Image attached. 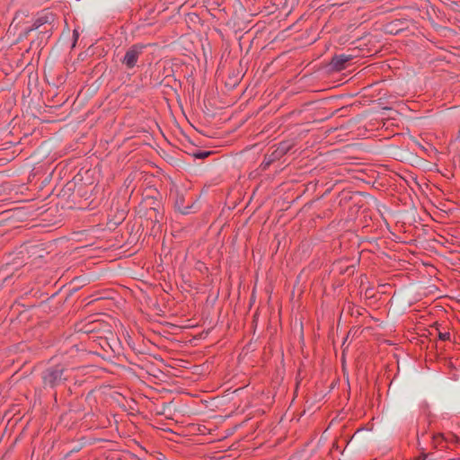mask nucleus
<instances>
[{"mask_svg":"<svg viewBox=\"0 0 460 460\" xmlns=\"http://www.w3.org/2000/svg\"><path fill=\"white\" fill-rule=\"evenodd\" d=\"M66 368L62 364L50 366L47 367L41 373L42 384L45 388H55L56 386L62 384L63 381L66 380L64 377V372Z\"/></svg>","mask_w":460,"mask_h":460,"instance_id":"nucleus-1","label":"nucleus"},{"mask_svg":"<svg viewBox=\"0 0 460 460\" xmlns=\"http://www.w3.org/2000/svg\"><path fill=\"white\" fill-rule=\"evenodd\" d=\"M144 49V45L136 44L127 50L122 59V63L127 66V68H133L137 65L138 58L141 55Z\"/></svg>","mask_w":460,"mask_h":460,"instance_id":"nucleus-2","label":"nucleus"},{"mask_svg":"<svg viewBox=\"0 0 460 460\" xmlns=\"http://www.w3.org/2000/svg\"><path fill=\"white\" fill-rule=\"evenodd\" d=\"M350 60V57L341 54V55H336L332 58L331 65L332 67L337 70L341 71L345 68V65L348 61Z\"/></svg>","mask_w":460,"mask_h":460,"instance_id":"nucleus-3","label":"nucleus"},{"mask_svg":"<svg viewBox=\"0 0 460 460\" xmlns=\"http://www.w3.org/2000/svg\"><path fill=\"white\" fill-rule=\"evenodd\" d=\"M447 441L448 438H447V435L443 433H438L432 437V444L435 448L447 447Z\"/></svg>","mask_w":460,"mask_h":460,"instance_id":"nucleus-4","label":"nucleus"},{"mask_svg":"<svg viewBox=\"0 0 460 460\" xmlns=\"http://www.w3.org/2000/svg\"><path fill=\"white\" fill-rule=\"evenodd\" d=\"M175 206L178 210L182 214H188L190 212V206L184 205V197L182 195L177 194Z\"/></svg>","mask_w":460,"mask_h":460,"instance_id":"nucleus-5","label":"nucleus"},{"mask_svg":"<svg viewBox=\"0 0 460 460\" xmlns=\"http://www.w3.org/2000/svg\"><path fill=\"white\" fill-rule=\"evenodd\" d=\"M49 22V15L46 14V15H43V16H40L39 17L35 22H34V28L37 29L39 28L40 26H41L42 24L46 23Z\"/></svg>","mask_w":460,"mask_h":460,"instance_id":"nucleus-6","label":"nucleus"},{"mask_svg":"<svg viewBox=\"0 0 460 460\" xmlns=\"http://www.w3.org/2000/svg\"><path fill=\"white\" fill-rule=\"evenodd\" d=\"M447 438H448L447 441V447H449L450 444H456L459 440V438L455 434H447Z\"/></svg>","mask_w":460,"mask_h":460,"instance_id":"nucleus-7","label":"nucleus"},{"mask_svg":"<svg viewBox=\"0 0 460 460\" xmlns=\"http://www.w3.org/2000/svg\"><path fill=\"white\" fill-rule=\"evenodd\" d=\"M450 332H438V338L440 341H449L450 340Z\"/></svg>","mask_w":460,"mask_h":460,"instance_id":"nucleus-8","label":"nucleus"},{"mask_svg":"<svg viewBox=\"0 0 460 460\" xmlns=\"http://www.w3.org/2000/svg\"><path fill=\"white\" fill-rule=\"evenodd\" d=\"M208 154H209L208 152H199V153L196 154L195 156L197 158H205L208 155Z\"/></svg>","mask_w":460,"mask_h":460,"instance_id":"nucleus-9","label":"nucleus"},{"mask_svg":"<svg viewBox=\"0 0 460 460\" xmlns=\"http://www.w3.org/2000/svg\"><path fill=\"white\" fill-rule=\"evenodd\" d=\"M428 454L421 453L415 460H428Z\"/></svg>","mask_w":460,"mask_h":460,"instance_id":"nucleus-10","label":"nucleus"},{"mask_svg":"<svg viewBox=\"0 0 460 460\" xmlns=\"http://www.w3.org/2000/svg\"><path fill=\"white\" fill-rule=\"evenodd\" d=\"M74 37L75 38V40H76V39H77V37H78V33H77V31H74Z\"/></svg>","mask_w":460,"mask_h":460,"instance_id":"nucleus-11","label":"nucleus"}]
</instances>
